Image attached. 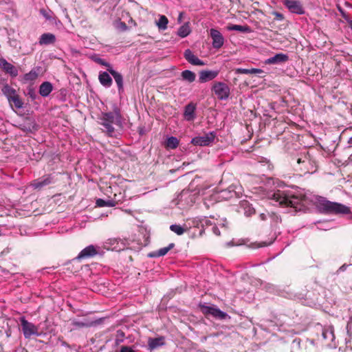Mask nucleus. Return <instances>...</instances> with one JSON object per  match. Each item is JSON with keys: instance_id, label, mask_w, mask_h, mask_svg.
I'll use <instances>...</instances> for the list:
<instances>
[{"instance_id": "nucleus-28", "label": "nucleus", "mask_w": 352, "mask_h": 352, "mask_svg": "<svg viewBox=\"0 0 352 352\" xmlns=\"http://www.w3.org/2000/svg\"><path fill=\"white\" fill-rule=\"evenodd\" d=\"M38 76L37 72L33 69L30 72L25 74L23 76V82H28L35 80Z\"/></svg>"}, {"instance_id": "nucleus-13", "label": "nucleus", "mask_w": 352, "mask_h": 352, "mask_svg": "<svg viewBox=\"0 0 352 352\" xmlns=\"http://www.w3.org/2000/svg\"><path fill=\"white\" fill-rule=\"evenodd\" d=\"M100 248L96 247L93 245H88L83 250L80 251L78 255L76 256L75 259L80 260L83 258L93 257L95 255L98 254V250Z\"/></svg>"}, {"instance_id": "nucleus-19", "label": "nucleus", "mask_w": 352, "mask_h": 352, "mask_svg": "<svg viewBox=\"0 0 352 352\" xmlns=\"http://www.w3.org/2000/svg\"><path fill=\"white\" fill-rule=\"evenodd\" d=\"M109 74H111L112 75V76L113 77V78L117 84L119 94L122 93L124 91V86H123V77H122V74L120 73L116 72L113 69H109Z\"/></svg>"}, {"instance_id": "nucleus-46", "label": "nucleus", "mask_w": 352, "mask_h": 352, "mask_svg": "<svg viewBox=\"0 0 352 352\" xmlns=\"http://www.w3.org/2000/svg\"><path fill=\"white\" fill-rule=\"evenodd\" d=\"M264 72L261 69H256L252 68L250 69V74H263Z\"/></svg>"}, {"instance_id": "nucleus-29", "label": "nucleus", "mask_w": 352, "mask_h": 352, "mask_svg": "<svg viewBox=\"0 0 352 352\" xmlns=\"http://www.w3.org/2000/svg\"><path fill=\"white\" fill-rule=\"evenodd\" d=\"M168 23V20L167 17L164 15H161L160 16L159 20L156 22V25L158 27L159 30H165L167 29V25Z\"/></svg>"}, {"instance_id": "nucleus-21", "label": "nucleus", "mask_w": 352, "mask_h": 352, "mask_svg": "<svg viewBox=\"0 0 352 352\" xmlns=\"http://www.w3.org/2000/svg\"><path fill=\"white\" fill-rule=\"evenodd\" d=\"M56 41V36L54 34L52 33H44L39 38V44L41 45H50L53 44Z\"/></svg>"}, {"instance_id": "nucleus-14", "label": "nucleus", "mask_w": 352, "mask_h": 352, "mask_svg": "<svg viewBox=\"0 0 352 352\" xmlns=\"http://www.w3.org/2000/svg\"><path fill=\"white\" fill-rule=\"evenodd\" d=\"M107 249L112 251L120 252L126 248V243L120 239L113 238L110 239L106 242Z\"/></svg>"}, {"instance_id": "nucleus-22", "label": "nucleus", "mask_w": 352, "mask_h": 352, "mask_svg": "<svg viewBox=\"0 0 352 352\" xmlns=\"http://www.w3.org/2000/svg\"><path fill=\"white\" fill-rule=\"evenodd\" d=\"M53 89V86L50 82H43L39 87V94L43 97L48 96Z\"/></svg>"}, {"instance_id": "nucleus-42", "label": "nucleus", "mask_w": 352, "mask_h": 352, "mask_svg": "<svg viewBox=\"0 0 352 352\" xmlns=\"http://www.w3.org/2000/svg\"><path fill=\"white\" fill-rule=\"evenodd\" d=\"M116 28H117V29H118L121 31L126 30L128 28L126 24L123 21L118 22L116 25Z\"/></svg>"}, {"instance_id": "nucleus-31", "label": "nucleus", "mask_w": 352, "mask_h": 352, "mask_svg": "<svg viewBox=\"0 0 352 352\" xmlns=\"http://www.w3.org/2000/svg\"><path fill=\"white\" fill-rule=\"evenodd\" d=\"M96 204L98 207H113L116 205V201L113 200H104L102 199H98Z\"/></svg>"}, {"instance_id": "nucleus-50", "label": "nucleus", "mask_w": 352, "mask_h": 352, "mask_svg": "<svg viewBox=\"0 0 352 352\" xmlns=\"http://www.w3.org/2000/svg\"><path fill=\"white\" fill-rule=\"evenodd\" d=\"M349 265H347V264H344L342 265L340 268H339V271L340 272H344L346 270L347 267L349 266Z\"/></svg>"}, {"instance_id": "nucleus-2", "label": "nucleus", "mask_w": 352, "mask_h": 352, "mask_svg": "<svg viewBox=\"0 0 352 352\" xmlns=\"http://www.w3.org/2000/svg\"><path fill=\"white\" fill-rule=\"evenodd\" d=\"M100 124L103 126L102 131L108 136H116V131L113 125L120 128L122 126V116L120 109L116 107L113 111L102 113L100 117Z\"/></svg>"}, {"instance_id": "nucleus-34", "label": "nucleus", "mask_w": 352, "mask_h": 352, "mask_svg": "<svg viewBox=\"0 0 352 352\" xmlns=\"http://www.w3.org/2000/svg\"><path fill=\"white\" fill-rule=\"evenodd\" d=\"M41 14L47 20L52 21L54 19V13L50 10L41 9Z\"/></svg>"}, {"instance_id": "nucleus-51", "label": "nucleus", "mask_w": 352, "mask_h": 352, "mask_svg": "<svg viewBox=\"0 0 352 352\" xmlns=\"http://www.w3.org/2000/svg\"><path fill=\"white\" fill-rule=\"evenodd\" d=\"M182 17H183V12H180V13L179 14V16H178V19H177V20H178V22H179V23H181V22H182Z\"/></svg>"}, {"instance_id": "nucleus-52", "label": "nucleus", "mask_w": 352, "mask_h": 352, "mask_svg": "<svg viewBox=\"0 0 352 352\" xmlns=\"http://www.w3.org/2000/svg\"><path fill=\"white\" fill-rule=\"evenodd\" d=\"M260 217H261V219L262 220H265L266 219V215L265 214H263V213L261 214Z\"/></svg>"}, {"instance_id": "nucleus-33", "label": "nucleus", "mask_w": 352, "mask_h": 352, "mask_svg": "<svg viewBox=\"0 0 352 352\" xmlns=\"http://www.w3.org/2000/svg\"><path fill=\"white\" fill-rule=\"evenodd\" d=\"M179 145V140L175 137H170L167 139L166 146L168 148L174 149L176 148Z\"/></svg>"}, {"instance_id": "nucleus-25", "label": "nucleus", "mask_w": 352, "mask_h": 352, "mask_svg": "<svg viewBox=\"0 0 352 352\" xmlns=\"http://www.w3.org/2000/svg\"><path fill=\"white\" fill-rule=\"evenodd\" d=\"M227 30L229 31H238L244 33L250 32L251 30L249 26L248 25H235V24H229L227 26Z\"/></svg>"}, {"instance_id": "nucleus-54", "label": "nucleus", "mask_w": 352, "mask_h": 352, "mask_svg": "<svg viewBox=\"0 0 352 352\" xmlns=\"http://www.w3.org/2000/svg\"><path fill=\"white\" fill-rule=\"evenodd\" d=\"M349 27L351 30H352V21L349 23Z\"/></svg>"}, {"instance_id": "nucleus-24", "label": "nucleus", "mask_w": 352, "mask_h": 352, "mask_svg": "<svg viewBox=\"0 0 352 352\" xmlns=\"http://www.w3.org/2000/svg\"><path fill=\"white\" fill-rule=\"evenodd\" d=\"M164 339L163 337L149 338L148 342L149 349L151 350H153L159 346H162L164 344Z\"/></svg>"}, {"instance_id": "nucleus-39", "label": "nucleus", "mask_w": 352, "mask_h": 352, "mask_svg": "<svg viewBox=\"0 0 352 352\" xmlns=\"http://www.w3.org/2000/svg\"><path fill=\"white\" fill-rule=\"evenodd\" d=\"M25 94L29 96L32 100H34L38 97L37 94L35 91V89L32 86H30L27 88V91Z\"/></svg>"}, {"instance_id": "nucleus-9", "label": "nucleus", "mask_w": 352, "mask_h": 352, "mask_svg": "<svg viewBox=\"0 0 352 352\" xmlns=\"http://www.w3.org/2000/svg\"><path fill=\"white\" fill-rule=\"evenodd\" d=\"M201 310L203 314L206 315H211L215 318L225 319L228 314L226 312L221 311L219 309L215 307H210L207 305H201Z\"/></svg>"}, {"instance_id": "nucleus-47", "label": "nucleus", "mask_w": 352, "mask_h": 352, "mask_svg": "<svg viewBox=\"0 0 352 352\" xmlns=\"http://www.w3.org/2000/svg\"><path fill=\"white\" fill-rule=\"evenodd\" d=\"M211 230L212 231V232L217 235V236H219L220 235V231L218 228V227L216 226V224H214L212 228H211Z\"/></svg>"}, {"instance_id": "nucleus-5", "label": "nucleus", "mask_w": 352, "mask_h": 352, "mask_svg": "<svg viewBox=\"0 0 352 352\" xmlns=\"http://www.w3.org/2000/svg\"><path fill=\"white\" fill-rule=\"evenodd\" d=\"M211 89L221 100H225L229 98L230 89L225 82H215L212 85Z\"/></svg>"}, {"instance_id": "nucleus-35", "label": "nucleus", "mask_w": 352, "mask_h": 352, "mask_svg": "<svg viewBox=\"0 0 352 352\" xmlns=\"http://www.w3.org/2000/svg\"><path fill=\"white\" fill-rule=\"evenodd\" d=\"M170 229L172 232L176 233L178 235H182L184 233L185 230L183 227L179 225L173 224L170 226Z\"/></svg>"}, {"instance_id": "nucleus-8", "label": "nucleus", "mask_w": 352, "mask_h": 352, "mask_svg": "<svg viewBox=\"0 0 352 352\" xmlns=\"http://www.w3.org/2000/svg\"><path fill=\"white\" fill-rule=\"evenodd\" d=\"M282 3L292 13L299 15L305 13V9L300 1L282 0Z\"/></svg>"}, {"instance_id": "nucleus-43", "label": "nucleus", "mask_w": 352, "mask_h": 352, "mask_svg": "<svg viewBox=\"0 0 352 352\" xmlns=\"http://www.w3.org/2000/svg\"><path fill=\"white\" fill-rule=\"evenodd\" d=\"M235 73L236 74H250V69L237 68Z\"/></svg>"}, {"instance_id": "nucleus-40", "label": "nucleus", "mask_w": 352, "mask_h": 352, "mask_svg": "<svg viewBox=\"0 0 352 352\" xmlns=\"http://www.w3.org/2000/svg\"><path fill=\"white\" fill-rule=\"evenodd\" d=\"M200 223L202 227H206V228L210 226H213L215 223L212 222L210 219L207 217H204L200 220Z\"/></svg>"}, {"instance_id": "nucleus-3", "label": "nucleus", "mask_w": 352, "mask_h": 352, "mask_svg": "<svg viewBox=\"0 0 352 352\" xmlns=\"http://www.w3.org/2000/svg\"><path fill=\"white\" fill-rule=\"evenodd\" d=\"M316 208L318 210L327 214H348L351 213V208L338 202L327 200L323 197L316 198Z\"/></svg>"}, {"instance_id": "nucleus-48", "label": "nucleus", "mask_w": 352, "mask_h": 352, "mask_svg": "<svg viewBox=\"0 0 352 352\" xmlns=\"http://www.w3.org/2000/svg\"><path fill=\"white\" fill-rule=\"evenodd\" d=\"M274 14L276 16V19L278 21H282L284 19L283 15L281 13L275 12Z\"/></svg>"}, {"instance_id": "nucleus-45", "label": "nucleus", "mask_w": 352, "mask_h": 352, "mask_svg": "<svg viewBox=\"0 0 352 352\" xmlns=\"http://www.w3.org/2000/svg\"><path fill=\"white\" fill-rule=\"evenodd\" d=\"M72 325L78 327H84L87 326V324L85 322L76 320L72 321Z\"/></svg>"}, {"instance_id": "nucleus-17", "label": "nucleus", "mask_w": 352, "mask_h": 352, "mask_svg": "<svg viewBox=\"0 0 352 352\" xmlns=\"http://www.w3.org/2000/svg\"><path fill=\"white\" fill-rule=\"evenodd\" d=\"M196 105L190 102L184 108V116L188 121H192L195 118Z\"/></svg>"}, {"instance_id": "nucleus-30", "label": "nucleus", "mask_w": 352, "mask_h": 352, "mask_svg": "<svg viewBox=\"0 0 352 352\" xmlns=\"http://www.w3.org/2000/svg\"><path fill=\"white\" fill-rule=\"evenodd\" d=\"M241 205L244 210V214L246 217H250L252 214H254V208L251 205H250L248 201L242 202Z\"/></svg>"}, {"instance_id": "nucleus-18", "label": "nucleus", "mask_w": 352, "mask_h": 352, "mask_svg": "<svg viewBox=\"0 0 352 352\" xmlns=\"http://www.w3.org/2000/svg\"><path fill=\"white\" fill-rule=\"evenodd\" d=\"M289 60V56L287 54L279 53L276 54L272 57L267 58L265 60L266 64H278L285 63Z\"/></svg>"}, {"instance_id": "nucleus-41", "label": "nucleus", "mask_w": 352, "mask_h": 352, "mask_svg": "<svg viewBox=\"0 0 352 352\" xmlns=\"http://www.w3.org/2000/svg\"><path fill=\"white\" fill-rule=\"evenodd\" d=\"M95 61L98 63L100 65L104 66L107 68V71L109 72V69H113L111 64L108 62H107L104 59L97 58L95 59Z\"/></svg>"}, {"instance_id": "nucleus-11", "label": "nucleus", "mask_w": 352, "mask_h": 352, "mask_svg": "<svg viewBox=\"0 0 352 352\" xmlns=\"http://www.w3.org/2000/svg\"><path fill=\"white\" fill-rule=\"evenodd\" d=\"M210 35L212 39V45L214 48L219 49L223 45L224 38L218 30L211 28L210 30Z\"/></svg>"}, {"instance_id": "nucleus-38", "label": "nucleus", "mask_w": 352, "mask_h": 352, "mask_svg": "<svg viewBox=\"0 0 352 352\" xmlns=\"http://www.w3.org/2000/svg\"><path fill=\"white\" fill-rule=\"evenodd\" d=\"M124 333L122 331H117L116 338L115 339V344L116 346H118L120 343H122L124 341Z\"/></svg>"}, {"instance_id": "nucleus-23", "label": "nucleus", "mask_w": 352, "mask_h": 352, "mask_svg": "<svg viewBox=\"0 0 352 352\" xmlns=\"http://www.w3.org/2000/svg\"><path fill=\"white\" fill-rule=\"evenodd\" d=\"M1 91L3 94L7 98L8 101H10L12 98L17 95L16 91L7 83L3 86Z\"/></svg>"}, {"instance_id": "nucleus-53", "label": "nucleus", "mask_w": 352, "mask_h": 352, "mask_svg": "<svg viewBox=\"0 0 352 352\" xmlns=\"http://www.w3.org/2000/svg\"><path fill=\"white\" fill-rule=\"evenodd\" d=\"M348 144L349 145H352V137H351L348 140Z\"/></svg>"}, {"instance_id": "nucleus-12", "label": "nucleus", "mask_w": 352, "mask_h": 352, "mask_svg": "<svg viewBox=\"0 0 352 352\" xmlns=\"http://www.w3.org/2000/svg\"><path fill=\"white\" fill-rule=\"evenodd\" d=\"M0 69L12 78L16 77L19 74L17 68L8 63L4 58H0Z\"/></svg>"}, {"instance_id": "nucleus-1", "label": "nucleus", "mask_w": 352, "mask_h": 352, "mask_svg": "<svg viewBox=\"0 0 352 352\" xmlns=\"http://www.w3.org/2000/svg\"><path fill=\"white\" fill-rule=\"evenodd\" d=\"M269 197L280 206L294 209V212L303 210L307 204L306 195L300 191L277 190L270 193Z\"/></svg>"}, {"instance_id": "nucleus-6", "label": "nucleus", "mask_w": 352, "mask_h": 352, "mask_svg": "<svg viewBox=\"0 0 352 352\" xmlns=\"http://www.w3.org/2000/svg\"><path fill=\"white\" fill-rule=\"evenodd\" d=\"M21 326L25 338H30L32 336H39L38 327L33 323L28 322L25 318H21Z\"/></svg>"}, {"instance_id": "nucleus-16", "label": "nucleus", "mask_w": 352, "mask_h": 352, "mask_svg": "<svg viewBox=\"0 0 352 352\" xmlns=\"http://www.w3.org/2000/svg\"><path fill=\"white\" fill-rule=\"evenodd\" d=\"M184 56L185 59L192 65L203 66L205 65L204 62L195 56L190 49H187L184 51Z\"/></svg>"}, {"instance_id": "nucleus-20", "label": "nucleus", "mask_w": 352, "mask_h": 352, "mask_svg": "<svg viewBox=\"0 0 352 352\" xmlns=\"http://www.w3.org/2000/svg\"><path fill=\"white\" fill-rule=\"evenodd\" d=\"M98 80L100 84L104 87L109 88L112 85V78L107 72H100Z\"/></svg>"}, {"instance_id": "nucleus-32", "label": "nucleus", "mask_w": 352, "mask_h": 352, "mask_svg": "<svg viewBox=\"0 0 352 352\" xmlns=\"http://www.w3.org/2000/svg\"><path fill=\"white\" fill-rule=\"evenodd\" d=\"M8 102L11 105L13 104L14 106L15 107V108L18 109H21L23 107V102L21 100V98L18 94L16 95L15 96H14L13 98H12L11 100L10 101H8Z\"/></svg>"}, {"instance_id": "nucleus-26", "label": "nucleus", "mask_w": 352, "mask_h": 352, "mask_svg": "<svg viewBox=\"0 0 352 352\" xmlns=\"http://www.w3.org/2000/svg\"><path fill=\"white\" fill-rule=\"evenodd\" d=\"M181 76L183 80L188 82H192L195 80L196 74L190 70H184L181 73Z\"/></svg>"}, {"instance_id": "nucleus-49", "label": "nucleus", "mask_w": 352, "mask_h": 352, "mask_svg": "<svg viewBox=\"0 0 352 352\" xmlns=\"http://www.w3.org/2000/svg\"><path fill=\"white\" fill-rule=\"evenodd\" d=\"M148 256L150 258H154V257H160V255H158V251L157 250L155 252H150L148 254Z\"/></svg>"}, {"instance_id": "nucleus-37", "label": "nucleus", "mask_w": 352, "mask_h": 352, "mask_svg": "<svg viewBox=\"0 0 352 352\" xmlns=\"http://www.w3.org/2000/svg\"><path fill=\"white\" fill-rule=\"evenodd\" d=\"M174 247L175 244L173 243H171L167 247L160 248V250H157L158 255H160V256L166 255L168 252V251L173 249Z\"/></svg>"}, {"instance_id": "nucleus-27", "label": "nucleus", "mask_w": 352, "mask_h": 352, "mask_svg": "<svg viewBox=\"0 0 352 352\" xmlns=\"http://www.w3.org/2000/svg\"><path fill=\"white\" fill-rule=\"evenodd\" d=\"M190 32L191 29L190 28L189 23H185L179 28L177 35L181 38H185L190 33Z\"/></svg>"}, {"instance_id": "nucleus-36", "label": "nucleus", "mask_w": 352, "mask_h": 352, "mask_svg": "<svg viewBox=\"0 0 352 352\" xmlns=\"http://www.w3.org/2000/svg\"><path fill=\"white\" fill-rule=\"evenodd\" d=\"M322 337L326 340H333L334 338V335L332 329H324L322 331Z\"/></svg>"}, {"instance_id": "nucleus-7", "label": "nucleus", "mask_w": 352, "mask_h": 352, "mask_svg": "<svg viewBox=\"0 0 352 352\" xmlns=\"http://www.w3.org/2000/svg\"><path fill=\"white\" fill-rule=\"evenodd\" d=\"M216 133L210 131L202 136H197L191 140V143L195 146H210L214 140Z\"/></svg>"}, {"instance_id": "nucleus-4", "label": "nucleus", "mask_w": 352, "mask_h": 352, "mask_svg": "<svg viewBox=\"0 0 352 352\" xmlns=\"http://www.w3.org/2000/svg\"><path fill=\"white\" fill-rule=\"evenodd\" d=\"M296 169L299 171L306 173H312L315 172L316 168V162L310 158L309 155L303 154L300 155L296 160Z\"/></svg>"}, {"instance_id": "nucleus-10", "label": "nucleus", "mask_w": 352, "mask_h": 352, "mask_svg": "<svg viewBox=\"0 0 352 352\" xmlns=\"http://www.w3.org/2000/svg\"><path fill=\"white\" fill-rule=\"evenodd\" d=\"M54 182V177L52 175H44L32 182L31 186L35 189H41Z\"/></svg>"}, {"instance_id": "nucleus-44", "label": "nucleus", "mask_w": 352, "mask_h": 352, "mask_svg": "<svg viewBox=\"0 0 352 352\" xmlns=\"http://www.w3.org/2000/svg\"><path fill=\"white\" fill-rule=\"evenodd\" d=\"M120 352H135L132 346H122Z\"/></svg>"}, {"instance_id": "nucleus-15", "label": "nucleus", "mask_w": 352, "mask_h": 352, "mask_svg": "<svg viewBox=\"0 0 352 352\" xmlns=\"http://www.w3.org/2000/svg\"><path fill=\"white\" fill-rule=\"evenodd\" d=\"M219 75L218 70H201L199 73V81L201 83L214 79Z\"/></svg>"}]
</instances>
